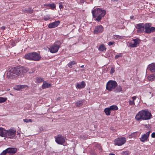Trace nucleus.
<instances>
[{"label": "nucleus", "instance_id": "obj_1", "mask_svg": "<svg viewBox=\"0 0 155 155\" xmlns=\"http://www.w3.org/2000/svg\"><path fill=\"white\" fill-rule=\"evenodd\" d=\"M28 70V68L24 67H21L18 68H12L7 72V76L9 79L17 77H21L24 76Z\"/></svg>", "mask_w": 155, "mask_h": 155}, {"label": "nucleus", "instance_id": "obj_2", "mask_svg": "<svg viewBox=\"0 0 155 155\" xmlns=\"http://www.w3.org/2000/svg\"><path fill=\"white\" fill-rule=\"evenodd\" d=\"M152 117L151 113L148 110H141L139 111L136 115L135 119L137 121L142 120H148Z\"/></svg>", "mask_w": 155, "mask_h": 155}, {"label": "nucleus", "instance_id": "obj_3", "mask_svg": "<svg viewBox=\"0 0 155 155\" xmlns=\"http://www.w3.org/2000/svg\"><path fill=\"white\" fill-rule=\"evenodd\" d=\"M93 17L96 18L95 20L99 21L103 17L106 13L105 10H102L99 8H95L92 11Z\"/></svg>", "mask_w": 155, "mask_h": 155}, {"label": "nucleus", "instance_id": "obj_4", "mask_svg": "<svg viewBox=\"0 0 155 155\" xmlns=\"http://www.w3.org/2000/svg\"><path fill=\"white\" fill-rule=\"evenodd\" d=\"M25 59L30 60L38 61L40 60L41 56L35 52L29 53L25 56Z\"/></svg>", "mask_w": 155, "mask_h": 155}, {"label": "nucleus", "instance_id": "obj_5", "mask_svg": "<svg viewBox=\"0 0 155 155\" xmlns=\"http://www.w3.org/2000/svg\"><path fill=\"white\" fill-rule=\"evenodd\" d=\"M61 43L60 41H58L55 42L54 44L51 46L49 48L50 51L52 53L57 52L60 47Z\"/></svg>", "mask_w": 155, "mask_h": 155}, {"label": "nucleus", "instance_id": "obj_6", "mask_svg": "<svg viewBox=\"0 0 155 155\" xmlns=\"http://www.w3.org/2000/svg\"><path fill=\"white\" fill-rule=\"evenodd\" d=\"M117 85V83L116 81L112 80L109 81L107 84L106 89L109 91H112L115 89Z\"/></svg>", "mask_w": 155, "mask_h": 155}, {"label": "nucleus", "instance_id": "obj_7", "mask_svg": "<svg viewBox=\"0 0 155 155\" xmlns=\"http://www.w3.org/2000/svg\"><path fill=\"white\" fill-rule=\"evenodd\" d=\"M145 25V33L150 34L155 31V27H151L152 24L151 23H146Z\"/></svg>", "mask_w": 155, "mask_h": 155}, {"label": "nucleus", "instance_id": "obj_8", "mask_svg": "<svg viewBox=\"0 0 155 155\" xmlns=\"http://www.w3.org/2000/svg\"><path fill=\"white\" fill-rule=\"evenodd\" d=\"M16 134V130L14 128L6 130L5 137L8 138L13 139L15 137Z\"/></svg>", "mask_w": 155, "mask_h": 155}, {"label": "nucleus", "instance_id": "obj_9", "mask_svg": "<svg viewBox=\"0 0 155 155\" xmlns=\"http://www.w3.org/2000/svg\"><path fill=\"white\" fill-rule=\"evenodd\" d=\"M145 26V24L144 23L136 24L135 28L137 29V33H141L144 32Z\"/></svg>", "mask_w": 155, "mask_h": 155}, {"label": "nucleus", "instance_id": "obj_10", "mask_svg": "<svg viewBox=\"0 0 155 155\" xmlns=\"http://www.w3.org/2000/svg\"><path fill=\"white\" fill-rule=\"evenodd\" d=\"M126 141V138L123 137L116 139L114 140V143L116 145L121 146L125 143Z\"/></svg>", "mask_w": 155, "mask_h": 155}, {"label": "nucleus", "instance_id": "obj_11", "mask_svg": "<svg viewBox=\"0 0 155 155\" xmlns=\"http://www.w3.org/2000/svg\"><path fill=\"white\" fill-rule=\"evenodd\" d=\"M66 140V138L65 137L59 135L58 137L55 138V141L58 144H62L65 142Z\"/></svg>", "mask_w": 155, "mask_h": 155}, {"label": "nucleus", "instance_id": "obj_12", "mask_svg": "<svg viewBox=\"0 0 155 155\" xmlns=\"http://www.w3.org/2000/svg\"><path fill=\"white\" fill-rule=\"evenodd\" d=\"M104 28L101 25L96 26L94 31V34H98L104 31Z\"/></svg>", "mask_w": 155, "mask_h": 155}, {"label": "nucleus", "instance_id": "obj_13", "mask_svg": "<svg viewBox=\"0 0 155 155\" xmlns=\"http://www.w3.org/2000/svg\"><path fill=\"white\" fill-rule=\"evenodd\" d=\"M151 131L147 132L145 134L142 135V136L140 138V140L142 142H144L146 141L148 139Z\"/></svg>", "mask_w": 155, "mask_h": 155}, {"label": "nucleus", "instance_id": "obj_14", "mask_svg": "<svg viewBox=\"0 0 155 155\" xmlns=\"http://www.w3.org/2000/svg\"><path fill=\"white\" fill-rule=\"evenodd\" d=\"M133 41H134V43L131 44L130 45V46L132 48L137 47V45L140 43V40L138 38L133 39Z\"/></svg>", "mask_w": 155, "mask_h": 155}, {"label": "nucleus", "instance_id": "obj_15", "mask_svg": "<svg viewBox=\"0 0 155 155\" xmlns=\"http://www.w3.org/2000/svg\"><path fill=\"white\" fill-rule=\"evenodd\" d=\"M59 21H57L49 24L48 27L50 28H55L57 27L59 24Z\"/></svg>", "mask_w": 155, "mask_h": 155}, {"label": "nucleus", "instance_id": "obj_16", "mask_svg": "<svg viewBox=\"0 0 155 155\" xmlns=\"http://www.w3.org/2000/svg\"><path fill=\"white\" fill-rule=\"evenodd\" d=\"M148 69L152 72L155 73V63H152L148 65Z\"/></svg>", "mask_w": 155, "mask_h": 155}, {"label": "nucleus", "instance_id": "obj_17", "mask_svg": "<svg viewBox=\"0 0 155 155\" xmlns=\"http://www.w3.org/2000/svg\"><path fill=\"white\" fill-rule=\"evenodd\" d=\"M7 152L11 154H13L15 153L17 151V149L16 148H9L7 149Z\"/></svg>", "mask_w": 155, "mask_h": 155}, {"label": "nucleus", "instance_id": "obj_18", "mask_svg": "<svg viewBox=\"0 0 155 155\" xmlns=\"http://www.w3.org/2000/svg\"><path fill=\"white\" fill-rule=\"evenodd\" d=\"M85 86V82L82 81L81 83H77L76 87L79 89L84 88Z\"/></svg>", "mask_w": 155, "mask_h": 155}, {"label": "nucleus", "instance_id": "obj_19", "mask_svg": "<svg viewBox=\"0 0 155 155\" xmlns=\"http://www.w3.org/2000/svg\"><path fill=\"white\" fill-rule=\"evenodd\" d=\"M51 86V84L47 83L46 81H44L43 82L41 87L42 89H45L50 87Z\"/></svg>", "mask_w": 155, "mask_h": 155}, {"label": "nucleus", "instance_id": "obj_20", "mask_svg": "<svg viewBox=\"0 0 155 155\" xmlns=\"http://www.w3.org/2000/svg\"><path fill=\"white\" fill-rule=\"evenodd\" d=\"M6 130L3 128L0 127V136L2 137H5Z\"/></svg>", "mask_w": 155, "mask_h": 155}, {"label": "nucleus", "instance_id": "obj_21", "mask_svg": "<svg viewBox=\"0 0 155 155\" xmlns=\"http://www.w3.org/2000/svg\"><path fill=\"white\" fill-rule=\"evenodd\" d=\"M98 49L100 51H103L106 50V48L105 46L104 45L102 44L100 45Z\"/></svg>", "mask_w": 155, "mask_h": 155}, {"label": "nucleus", "instance_id": "obj_22", "mask_svg": "<svg viewBox=\"0 0 155 155\" xmlns=\"http://www.w3.org/2000/svg\"><path fill=\"white\" fill-rule=\"evenodd\" d=\"M25 12L27 13H32L33 12V10L31 8H25L24 9Z\"/></svg>", "mask_w": 155, "mask_h": 155}, {"label": "nucleus", "instance_id": "obj_23", "mask_svg": "<svg viewBox=\"0 0 155 155\" xmlns=\"http://www.w3.org/2000/svg\"><path fill=\"white\" fill-rule=\"evenodd\" d=\"M122 91L121 87L120 85L117 86L116 89L114 90V91L116 93L120 92Z\"/></svg>", "mask_w": 155, "mask_h": 155}, {"label": "nucleus", "instance_id": "obj_24", "mask_svg": "<svg viewBox=\"0 0 155 155\" xmlns=\"http://www.w3.org/2000/svg\"><path fill=\"white\" fill-rule=\"evenodd\" d=\"M136 96H134L132 97V100H129V103L130 105H133L135 104L134 100L137 98Z\"/></svg>", "mask_w": 155, "mask_h": 155}, {"label": "nucleus", "instance_id": "obj_25", "mask_svg": "<svg viewBox=\"0 0 155 155\" xmlns=\"http://www.w3.org/2000/svg\"><path fill=\"white\" fill-rule=\"evenodd\" d=\"M35 81L37 83H41L44 82L43 79L41 78L37 77L35 79Z\"/></svg>", "mask_w": 155, "mask_h": 155}, {"label": "nucleus", "instance_id": "obj_26", "mask_svg": "<svg viewBox=\"0 0 155 155\" xmlns=\"http://www.w3.org/2000/svg\"><path fill=\"white\" fill-rule=\"evenodd\" d=\"M110 110L109 107L105 108L104 110V112L107 115H109L110 114Z\"/></svg>", "mask_w": 155, "mask_h": 155}, {"label": "nucleus", "instance_id": "obj_27", "mask_svg": "<svg viewBox=\"0 0 155 155\" xmlns=\"http://www.w3.org/2000/svg\"><path fill=\"white\" fill-rule=\"evenodd\" d=\"M45 6L49 7L52 9H53L55 8L56 7L54 3L52 4H47L45 5Z\"/></svg>", "mask_w": 155, "mask_h": 155}, {"label": "nucleus", "instance_id": "obj_28", "mask_svg": "<svg viewBox=\"0 0 155 155\" xmlns=\"http://www.w3.org/2000/svg\"><path fill=\"white\" fill-rule=\"evenodd\" d=\"M148 80L149 81H152L155 79V74H151L148 77Z\"/></svg>", "mask_w": 155, "mask_h": 155}, {"label": "nucleus", "instance_id": "obj_29", "mask_svg": "<svg viewBox=\"0 0 155 155\" xmlns=\"http://www.w3.org/2000/svg\"><path fill=\"white\" fill-rule=\"evenodd\" d=\"M110 110H118V108L117 106L113 105L110 106L109 107Z\"/></svg>", "mask_w": 155, "mask_h": 155}, {"label": "nucleus", "instance_id": "obj_30", "mask_svg": "<svg viewBox=\"0 0 155 155\" xmlns=\"http://www.w3.org/2000/svg\"><path fill=\"white\" fill-rule=\"evenodd\" d=\"M83 101H81L79 100L77 101L75 103V105L77 107H80L82 106L83 104Z\"/></svg>", "mask_w": 155, "mask_h": 155}, {"label": "nucleus", "instance_id": "obj_31", "mask_svg": "<svg viewBox=\"0 0 155 155\" xmlns=\"http://www.w3.org/2000/svg\"><path fill=\"white\" fill-rule=\"evenodd\" d=\"M28 86L26 85H19L17 86V89L19 90L21 89L27 87Z\"/></svg>", "mask_w": 155, "mask_h": 155}, {"label": "nucleus", "instance_id": "obj_32", "mask_svg": "<svg viewBox=\"0 0 155 155\" xmlns=\"http://www.w3.org/2000/svg\"><path fill=\"white\" fill-rule=\"evenodd\" d=\"M76 64V62L74 61H71L68 64V67L71 68L72 67V65Z\"/></svg>", "mask_w": 155, "mask_h": 155}, {"label": "nucleus", "instance_id": "obj_33", "mask_svg": "<svg viewBox=\"0 0 155 155\" xmlns=\"http://www.w3.org/2000/svg\"><path fill=\"white\" fill-rule=\"evenodd\" d=\"M129 154V152L128 150L123 151L121 153L122 155H128Z\"/></svg>", "mask_w": 155, "mask_h": 155}, {"label": "nucleus", "instance_id": "obj_34", "mask_svg": "<svg viewBox=\"0 0 155 155\" xmlns=\"http://www.w3.org/2000/svg\"><path fill=\"white\" fill-rule=\"evenodd\" d=\"M114 37L115 39H118L122 38L123 37L117 35H115L114 36Z\"/></svg>", "mask_w": 155, "mask_h": 155}, {"label": "nucleus", "instance_id": "obj_35", "mask_svg": "<svg viewBox=\"0 0 155 155\" xmlns=\"http://www.w3.org/2000/svg\"><path fill=\"white\" fill-rule=\"evenodd\" d=\"M7 99L6 98L0 97V103L5 102Z\"/></svg>", "mask_w": 155, "mask_h": 155}, {"label": "nucleus", "instance_id": "obj_36", "mask_svg": "<svg viewBox=\"0 0 155 155\" xmlns=\"http://www.w3.org/2000/svg\"><path fill=\"white\" fill-rule=\"evenodd\" d=\"M122 56V54L121 53H119L115 55V58L116 59H117L119 57H121Z\"/></svg>", "mask_w": 155, "mask_h": 155}, {"label": "nucleus", "instance_id": "obj_37", "mask_svg": "<svg viewBox=\"0 0 155 155\" xmlns=\"http://www.w3.org/2000/svg\"><path fill=\"white\" fill-rule=\"evenodd\" d=\"M7 153H8L7 149L4 150L1 154L0 155H5Z\"/></svg>", "mask_w": 155, "mask_h": 155}, {"label": "nucleus", "instance_id": "obj_38", "mask_svg": "<svg viewBox=\"0 0 155 155\" xmlns=\"http://www.w3.org/2000/svg\"><path fill=\"white\" fill-rule=\"evenodd\" d=\"M23 121L25 122H26V123H28V122H32L31 120V119H23Z\"/></svg>", "mask_w": 155, "mask_h": 155}, {"label": "nucleus", "instance_id": "obj_39", "mask_svg": "<svg viewBox=\"0 0 155 155\" xmlns=\"http://www.w3.org/2000/svg\"><path fill=\"white\" fill-rule=\"evenodd\" d=\"M59 6L60 9H62L63 8V7L62 5V2H60L59 4Z\"/></svg>", "mask_w": 155, "mask_h": 155}, {"label": "nucleus", "instance_id": "obj_40", "mask_svg": "<svg viewBox=\"0 0 155 155\" xmlns=\"http://www.w3.org/2000/svg\"><path fill=\"white\" fill-rule=\"evenodd\" d=\"M115 71L114 69L113 68H111L110 71V73L112 74Z\"/></svg>", "mask_w": 155, "mask_h": 155}, {"label": "nucleus", "instance_id": "obj_41", "mask_svg": "<svg viewBox=\"0 0 155 155\" xmlns=\"http://www.w3.org/2000/svg\"><path fill=\"white\" fill-rule=\"evenodd\" d=\"M50 18V17L49 16H45L44 18V19L45 21H47Z\"/></svg>", "mask_w": 155, "mask_h": 155}, {"label": "nucleus", "instance_id": "obj_42", "mask_svg": "<svg viewBox=\"0 0 155 155\" xmlns=\"http://www.w3.org/2000/svg\"><path fill=\"white\" fill-rule=\"evenodd\" d=\"M114 43V41H112V42L110 41L108 42V45L110 46H111V45H113Z\"/></svg>", "mask_w": 155, "mask_h": 155}, {"label": "nucleus", "instance_id": "obj_43", "mask_svg": "<svg viewBox=\"0 0 155 155\" xmlns=\"http://www.w3.org/2000/svg\"><path fill=\"white\" fill-rule=\"evenodd\" d=\"M151 137L152 138H155V133L153 132V133L151 135Z\"/></svg>", "mask_w": 155, "mask_h": 155}, {"label": "nucleus", "instance_id": "obj_44", "mask_svg": "<svg viewBox=\"0 0 155 155\" xmlns=\"http://www.w3.org/2000/svg\"><path fill=\"white\" fill-rule=\"evenodd\" d=\"M85 0H81V3H83Z\"/></svg>", "mask_w": 155, "mask_h": 155}, {"label": "nucleus", "instance_id": "obj_45", "mask_svg": "<svg viewBox=\"0 0 155 155\" xmlns=\"http://www.w3.org/2000/svg\"><path fill=\"white\" fill-rule=\"evenodd\" d=\"M2 29L3 30H5V27H1Z\"/></svg>", "mask_w": 155, "mask_h": 155}, {"label": "nucleus", "instance_id": "obj_46", "mask_svg": "<svg viewBox=\"0 0 155 155\" xmlns=\"http://www.w3.org/2000/svg\"><path fill=\"white\" fill-rule=\"evenodd\" d=\"M61 99V97H59L57 98V100L58 101L59 100H60Z\"/></svg>", "mask_w": 155, "mask_h": 155}, {"label": "nucleus", "instance_id": "obj_47", "mask_svg": "<svg viewBox=\"0 0 155 155\" xmlns=\"http://www.w3.org/2000/svg\"><path fill=\"white\" fill-rule=\"evenodd\" d=\"M134 17L133 16H130V18L131 19H133L134 18Z\"/></svg>", "mask_w": 155, "mask_h": 155}, {"label": "nucleus", "instance_id": "obj_48", "mask_svg": "<svg viewBox=\"0 0 155 155\" xmlns=\"http://www.w3.org/2000/svg\"><path fill=\"white\" fill-rule=\"evenodd\" d=\"M109 155H115V154L114 153H110L109 154Z\"/></svg>", "mask_w": 155, "mask_h": 155}, {"label": "nucleus", "instance_id": "obj_49", "mask_svg": "<svg viewBox=\"0 0 155 155\" xmlns=\"http://www.w3.org/2000/svg\"><path fill=\"white\" fill-rule=\"evenodd\" d=\"M84 67V65H82L81 66V68H83Z\"/></svg>", "mask_w": 155, "mask_h": 155}, {"label": "nucleus", "instance_id": "obj_50", "mask_svg": "<svg viewBox=\"0 0 155 155\" xmlns=\"http://www.w3.org/2000/svg\"><path fill=\"white\" fill-rule=\"evenodd\" d=\"M153 94H152V96H153Z\"/></svg>", "mask_w": 155, "mask_h": 155}, {"label": "nucleus", "instance_id": "obj_51", "mask_svg": "<svg viewBox=\"0 0 155 155\" xmlns=\"http://www.w3.org/2000/svg\"><path fill=\"white\" fill-rule=\"evenodd\" d=\"M118 1V0H115L116 1Z\"/></svg>", "mask_w": 155, "mask_h": 155}, {"label": "nucleus", "instance_id": "obj_52", "mask_svg": "<svg viewBox=\"0 0 155 155\" xmlns=\"http://www.w3.org/2000/svg\"><path fill=\"white\" fill-rule=\"evenodd\" d=\"M150 94H151V92H150Z\"/></svg>", "mask_w": 155, "mask_h": 155}]
</instances>
